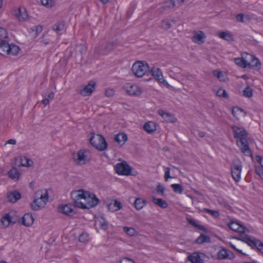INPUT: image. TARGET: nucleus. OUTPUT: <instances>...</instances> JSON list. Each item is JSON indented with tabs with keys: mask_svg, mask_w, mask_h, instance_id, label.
<instances>
[{
	"mask_svg": "<svg viewBox=\"0 0 263 263\" xmlns=\"http://www.w3.org/2000/svg\"><path fill=\"white\" fill-rule=\"evenodd\" d=\"M185 263H203L200 255L197 252H194L188 256V259Z\"/></svg>",
	"mask_w": 263,
	"mask_h": 263,
	"instance_id": "obj_19",
	"label": "nucleus"
},
{
	"mask_svg": "<svg viewBox=\"0 0 263 263\" xmlns=\"http://www.w3.org/2000/svg\"><path fill=\"white\" fill-rule=\"evenodd\" d=\"M253 58H252V59L249 60V64H247L248 67H252L257 69H260L261 67V64L258 59L256 58L254 55H253Z\"/></svg>",
	"mask_w": 263,
	"mask_h": 263,
	"instance_id": "obj_29",
	"label": "nucleus"
},
{
	"mask_svg": "<svg viewBox=\"0 0 263 263\" xmlns=\"http://www.w3.org/2000/svg\"><path fill=\"white\" fill-rule=\"evenodd\" d=\"M218 257L219 259H223L227 258L232 259L234 258V256L231 251L222 249L218 252Z\"/></svg>",
	"mask_w": 263,
	"mask_h": 263,
	"instance_id": "obj_20",
	"label": "nucleus"
},
{
	"mask_svg": "<svg viewBox=\"0 0 263 263\" xmlns=\"http://www.w3.org/2000/svg\"><path fill=\"white\" fill-rule=\"evenodd\" d=\"M72 205L67 204L65 205H60L58 207V211L66 215H70L73 213V210Z\"/></svg>",
	"mask_w": 263,
	"mask_h": 263,
	"instance_id": "obj_16",
	"label": "nucleus"
},
{
	"mask_svg": "<svg viewBox=\"0 0 263 263\" xmlns=\"http://www.w3.org/2000/svg\"><path fill=\"white\" fill-rule=\"evenodd\" d=\"M99 224L101 228L103 229H107L108 223L107 221H105L104 218L102 217L99 220Z\"/></svg>",
	"mask_w": 263,
	"mask_h": 263,
	"instance_id": "obj_50",
	"label": "nucleus"
},
{
	"mask_svg": "<svg viewBox=\"0 0 263 263\" xmlns=\"http://www.w3.org/2000/svg\"><path fill=\"white\" fill-rule=\"evenodd\" d=\"M171 187L176 193L182 194L183 192V188L180 184H172Z\"/></svg>",
	"mask_w": 263,
	"mask_h": 263,
	"instance_id": "obj_40",
	"label": "nucleus"
},
{
	"mask_svg": "<svg viewBox=\"0 0 263 263\" xmlns=\"http://www.w3.org/2000/svg\"><path fill=\"white\" fill-rule=\"evenodd\" d=\"M234 133V137L236 139L238 146L241 152L246 156L252 157V152L247 140L248 133L242 127L233 126L231 127Z\"/></svg>",
	"mask_w": 263,
	"mask_h": 263,
	"instance_id": "obj_2",
	"label": "nucleus"
},
{
	"mask_svg": "<svg viewBox=\"0 0 263 263\" xmlns=\"http://www.w3.org/2000/svg\"><path fill=\"white\" fill-rule=\"evenodd\" d=\"M152 201L155 204L161 208L165 209L168 206V204L166 201L162 199L153 197Z\"/></svg>",
	"mask_w": 263,
	"mask_h": 263,
	"instance_id": "obj_32",
	"label": "nucleus"
},
{
	"mask_svg": "<svg viewBox=\"0 0 263 263\" xmlns=\"http://www.w3.org/2000/svg\"><path fill=\"white\" fill-rule=\"evenodd\" d=\"M89 142L97 149L103 151L107 148L108 144L105 138L101 135L90 133Z\"/></svg>",
	"mask_w": 263,
	"mask_h": 263,
	"instance_id": "obj_4",
	"label": "nucleus"
},
{
	"mask_svg": "<svg viewBox=\"0 0 263 263\" xmlns=\"http://www.w3.org/2000/svg\"><path fill=\"white\" fill-rule=\"evenodd\" d=\"M71 197L76 206L81 209H89L96 206L99 202V199L94 194L83 190L72 192Z\"/></svg>",
	"mask_w": 263,
	"mask_h": 263,
	"instance_id": "obj_1",
	"label": "nucleus"
},
{
	"mask_svg": "<svg viewBox=\"0 0 263 263\" xmlns=\"http://www.w3.org/2000/svg\"><path fill=\"white\" fill-rule=\"evenodd\" d=\"M228 226L232 230L240 233V235L245 234L246 232H249L248 229L237 222L232 221L228 224Z\"/></svg>",
	"mask_w": 263,
	"mask_h": 263,
	"instance_id": "obj_14",
	"label": "nucleus"
},
{
	"mask_svg": "<svg viewBox=\"0 0 263 263\" xmlns=\"http://www.w3.org/2000/svg\"><path fill=\"white\" fill-rule=\"evenodd\" d=\"M84 47L82 45L79 46L77 47L76 48V51H78L80 53V56L81 58H82V54H83V51Z\"/></svg>",
	"mask_w": 263,
	"mask_h": 263,
	"instance_id": "obj_60",
	"label": "nucleus"
},
{
	"mask_svg": "<svg viewBox=\"0 0 263 263\" xmlns=\"http://www.w3.org/2000/svg\"><path fill=\"white\" fill-rule=\"evenodd\" d=\"M252 58H253V55L246 53L242 54L241 58H235L234 61L238 66L242 68H248L247 64H249V60L252 59Z\"/></svg>",
	"mask_w": 263,
	"mask_h": 263,
	"instance_id": "obj_10",
	"label": "nucleus"
},
{
	"mask_svg": "<svg viewBox=\"0 0 263 263\" xmlns=\"http://www.w3.org/2000/svg\"><path fill=\"white\" fill-rule=\"evenodd\" d=\"M117 45L118 43L116 41L109 42L104 45H102L101 48L99 50L96 49L95 52L105 54L112 51Z\"/></svg>",
	"mask_w": 263,
	"mask_h": 263,
	"instance_id": "obj_12",
	"label": "nucleus"
},
{
	"mask_svg": "<svg viewBox=\"0 0 263 263\" xmlns=\"http://www.w3.org/2000/svg\"><path fill=\"white\" fill-rule=\"evenodd\" d=\"M96 85V82L91 81L87 85L80 86L78 92L83 96H89L95 90Z\"/></svg>",
	"mask_w": 263,
	"mask_h": 263,
	"instance_id": "obj_9",
	"label": "nucleus"
},
{
	"mask_svg": "<svg viewBox=\"0 0 263 263\" xmlns=\"http://www.w3.org/2000/svg\"><path fill=\"white\" fill-rule=\"evenodd\" d=\"M164 179L165 181H167L168 179L172 178V177L170 176V167H164Z\"/></svg>",
	"mask_w": 263,
	"mask_h": 263,
	"instance_id": "obj_51",
	"label": "nucleus"
},
{
	"mask_svg": "<svg viewBox=\"0 0 263 263\" xmlns=\"http://www.w3.org/2000/svg\"><path fill=\"white\" fill-rule=\"evenodd\" d=\"M124 231L130 236H137L138 232L134 228L123 227Z\"/></svg>",
	"mask_w": 263,
	"mask_h": 263,
	"instance_id": "obj_38",
	"label": "nucleus"
},
{
	"mask_svg": "<svg viewBox=\"0 0 263 263\" xmlns=\"http://www.w3.org/2000/svg\"><path fill=\"white\" fill-rule=\"evenodd\" d=\"M115 94V91L113 89H107L106 90L105 95L108 97H112Z\"/></svg>",
	"mask_w": 263,
	"mask_h": 263,
	"instance_id": "obj_56",
	"label": "nucleus"
},
{
	"mask_svg": "<svg viewBox=\"0 0 263 263\" xmlns=\"http://www.w3.org/2000/svg\"><path fill=\"white\" fill-rule=\"evenodd\" d=\"M20 51V47L14 44H10L7 54L16 55Z\"/></svg>",
	"mask_w": 263,
	"mask_h": 263,
	"instance_id": "obj_37",
	"label": "nucleus"
},
{
	"mask_svg": "<svg viewBox=\"0 0 263 263\" xmlns=\"http://www.w3.org/2000/svg\"><path fill=\"white\" fill-rule=\"evenodd\" d=\"M89 152L85 149L79 150L77 153L73 154V159L75 163L79 165L85 164L90 161L88 158Z\"/></svg>",
	"mask_w": 263,
	"mask_h": 263,
	"instance_id": "obj_6",
	"label": "nucleus"
},
{
	"mask_svg": "<svg viewBox=\"0 0 263 263\" xmlns=\"http://www.w3.org/2000/svg\"><path fill=\"white\" fill-rule=\"evenodd\" d=\"M146 203V200L141 198H136L134 202L135 207L137 210L142 209Z\"/></svg>",
	"mask_w": 263,
	"mask_h": 263,
	"instance_id": "obj_30",
	"label": "nucleus"
},
{
	"mask_svg": "<svg viewBox=\"0 0 263 263\" xmlns=\"http://www.w3.org/2000/svg\"><path fill=\"white\" fill-rule=\"evenodd\" d=\"M213 74L217 77L219 79H220L221 77L222 76V73L221 71H218L217 70H214L213 72Z\"/></svg>",
	"mask_w": 263,
	"mask_h": 263,
	"instance_id": "obj_61",
	"label": "nucleus"
},
{
	"mask_svg": "<svg viewBox=\"0 0 263 263\" xmlns=\"http://www.w3.org/2000/svg\"><path fill=\"white\" fill-rule=\"evenodd\" d=\"M41 3L48 8L52 7L54 5V2L53 0H41Z\"/></svg>",
	"mask_w": 263,
	"mask_h": 263,
	"instance_id": "obj_48",
	"label": "nucleus"
},
{
	"mask_svg": "<svg viewBox=\"0 0 263 263\" xmlns=\"http://www.w3.org/2000/svg\"><path fill=\"white\" fill-rule=\"evenodd\" d=\"M126 92L130 96H139L141 92V89L137 85L127 83L124 87Z\"/></svg>",
	"mask_w": 263,
	"mask_h": 263,
	"instance_id": "obj_11",
	"label": "nucleus"
},
{
	"mask_svg": "<svg viewBox=\"0 0 263 263\" xmlns=\"http://www.w3.org/2000/svg\"><path fill=\"white\" fill-rule=\"evenodd\" d=\"M20 21H25L28 18V15L25 8H19L15 13Z\"/></svg>",
	"mask_w": 263,
	"mask_h": 263,
	"instance_id": "obj_17",
	"label": "nucleus"
},
{
	"mask_svg": "<svg viewBox=\"0 0 263 263\" xmlns=\"http://www.w3.org/2000/svg\"><path fill=\"white\" fill-rule=\"evenodd\" d=\"M33 218L31 214H25L22 217V224L25 226L29 227L33 223Z\"/></svg>",
	"mask_w": 263,
	"mask_h": 263,
	"instance_id": "obj_25",
	"label": "nucleus"
},
{
	"mask_svg": "<svg viewBox=\"0 0 263 263\" xmlns=\"http://www.w3.org/2000/svg\"><path fill=\"white\" fill-rule=\"evenodd\" d=\"M42 96L44 98V99L42 102L43 104H44V106H46L49 104V99L46 98V96H44L43 95H42Z\"/></svg>",
	"mask_w": 263,
	"mask_h": 263,
	"instance_id": "obj_62",
	"label": "nucleus"
},
{
	"mask_svg": "<svg viewBox=\"0 0 263 263\" xmlns=\"http://www.w3.org/2000/svg\"><path fill=\"white\" fill-rule=\"evenodd\" d=\"M21 198V194L17 191H14L7 196L8 201L12 203L16 202Z\"/></svg>",
	"mask_w": 263,
	"mask_h": 263,
	"instance_id": "obj_24",
	"label": "nucleus"
},
{
	"mask_svg": "<svg viewBox=\"0 0 263 263\" xmlns=\"http://www.w3.org/2000/svg\"><path fill=\"white\" fill-rule=\"evenodd\" d=\"M33 163L32 160L25 157H22L21 159V165L23 166H31Z\"/></svg>",
	"mask_w": 263,
	"mask_h": 263,
	"instance_id": "obj_39",
	"label": "nucleus"
},
{
	"mask_svg": "<svg viewBox=\"0 0 263 263\" xmlns=\"http://www.w3.org/2000/svg\"><path fill=\"white\" fill-rule=\"evenodd\" d=\"M34 28V29H33L32 30H35L36 31V35L39 33H41L43 30L42 26H40V25L35 26Z\"/></svg>",
	"mask_w": 263,
	"mask_h": 263,
	"instance_id": "obj_59",
	"label": "nucleus"
},
{
	"mask_svg": "<svg viewBox=\"0 0 263 263\" xmlns=\"http://www.w3.org/2000/svg\"><path fill=\"white\" fill-rule=\"evenodd\" d=\"M9 177L14 180H18L20 177V173L16 167H13L8 172Z\"/></svg>",
	"mask_w": 263,
	"mask_h": 263,
	"instance_id": "obj_27",
	"label": "nucleus"
},
{
	"mask_svg": "<svg viewBox=\"0 0 263 263\" xmlns=\"http://www.w3.org/2000/svg\"><path fill=\"white\" fill-rule=\"evenodd\" d=\"M205 37L204 33L202 31H200L195 33L194 35L192 37V41L195 43L202 44L203 42V39Z\"/></svg>",
	"mask_w": 263,
	"mask_h": 263,
	"instance_id": "obj_22",
	"label": "nucleus"
},
{
	"mask_svg": "<svg viewBox=\"0 0 263 263\" xmlns=\"http://www.w3.org/2000/svg\"><path fill=\"white\" fill-rule=\"evenodd\" d=\"M64 27L65 24L64 22L61 21L53 25V30L57 33L60 34V32L64 30Z\"/></svg>",
	"mask_w": 263,
	"mask_h": 263,
	"instance_id": "obj_36",
	"label": "nucleus"
},
{
	"mask_svg": "<svg viewBox=\"0 0 263 263\" xmlns=\"http://www.w3.org/2000/svg\"><path fill=\"white\" fill-rule=\"evenodd\" d=\"M260 252L263 253V243L260 240L257 242V246L256 247Z\"/></svg>",
	"mask_w": 263,
	"mask_h": 263,
	"instance_id": "obj_57",
	"label": "nucleus"
},
{
	"mask_svg": "<svg viewBox=\"0 0 263 263\" xmlns=\"http://www.w3.org/2000/svg\"><path fill=\"white\" fill-rule=\"evenodd\" d=\"M236 18L238 22L245 23V20H243V14L239 13L237 14Z\"/></svg>",
	"mask_w": 263,
	"mask_h": 263,
	"instance_id": "obj_58",
	"label": "nucleus"
},
{
	"mask_svg": "<svg viewBox=\"0 0 263 263\" xmlns=\"http://www.w3.org/2000/svg\"><path fill=\"white\" fill-rule=\"evenodd\" d=\"M115 169L116 172L119 175L124 176L131 175L132 168L125 161L117 163L115 166Z\"/></svg>",
	"mask_w": 263,
	"mask_h": 263,
	"instance_id": "obj_8",
	"label": "nucleus"
},
{
	"mask_svg": "<svg viewBox=\"0 0 263 263\" xmlns=\"http://www.w3.org/2000/svg\"><path fill=\"white\" fill-rule=\"evenodd\" d=\"M172 21L168 19L163 20L161 22V27L165 30L170 29L172 27L171 22Z\"/></svg>",
	"mask_w": 263,
	"mask_h": 263,
	"instance_id": "obj_42",
	"label": "nucleus"
},
{
	"mask_svg": "<svg viewBox=\"0 0 263 263\" xmlns=\"http://www.w3.org/2000/svg\"><path fill=\"white\" fill-rule=\"evenodd\" d=\"M119 263H136L135 261H134L132 259L128 258V257H124L121 258Z\"/></svg>",
	"mask_w": 263,
	"mask_h": 263,
	"instance_id": "obj_53",
	"label": "nucleus"
},
{
	"mask_svg": "<svg viewBox=\"0 0 263 263\" xmlns=\"http://www.w3.org/2000/svg\"><path fill=\"white\" fill-rule=\"evenodd\" d=\"M159 82L160 83H161V84H163L164 86H166L167 87H169L170 86L169 84L163 78Z\"/></svg>",
	"mask_w": 263,
	"mask_h": 263,
	"instance_id": "obj_64",
	"label": "nucleus"
},
{
	"mask_svg": "<svg viewBox=\"0 0 263 263\" xmlns=\"http://www.w3.org/2000/svg\"><path fill=\"white\" fill-rule=\"evenodd\" d=\"M203 211L215 218H217L219 216V213L217 211L211 210L206 208H204Z\"/></svg>",
	"mask_w": 263,
	"mask_h": 263,
	"instance_id": "obj_46",
	"label": "nucleus"
},
{
	"mask_svg": "<svg viewBox=\"0 0 263 263\" xmlns=\"http://www.w3.org/2000/svg\"><path fill=\"white\" fill-rule=\"evenodd\" d=\"M158 113L167 122L175 123L177 121V119L173 114L161 109L158 110Z\"/></svg>",
	"mask_w": 263,
	"mask_h": 263,
	"instance_id": "obj_15",
	"label": "nucleus"
},
{
	"mask_svg": "<svg viewBox=\"0 0 263 263\" xmlns=\"http://www.w3.org/2000/svg\"><path fill=\"white\" fill-rule=\"evenodd\" d=\"M150 73L158 82L160 81L163 78L160 69L158 67H154L152 68L150 70Z\"/></svg>",
	"mask_w": 263,
	"mask_h": 263,
	"instance_id": "obj_21",
	"label": "nucleus"
},
{
	"mask_svg": "<svg viewBox=\"0 0 263 263\" xmlns=\"http://www.w3.org/2000/svg\"><path fill=\"white\" fill-rule=\"evenodd\" d=\"M216 95L220 97H223L224 98H227L228 97V93L225 89L222 88H219L216 92Z\"/></svg>",
	"mask_w": 263,
	"mask_h": 263,
	"instance_id": "obj_47",
	"label": "nucleus"
},
{
	"mask_svg": "<svg viewBox=\"0 0 263 263\" xmlns=\"http://www.w3.org/2000/svg\"><path fill=\"white\" fill-rule=\"evenodd\" d=\"M218 35L221 39L227 41H233L234 40L233 35L229 31L220 32L219 33Z\"/></svg>",
	"mask_w": 263,
	"mask_h": 263,
	"instance_id": "obj_34",
	"label": "nucleus"
},
{
	"mask_svg": "<svg viewBox=\"0 0 263 263\" xmlns=\"http://www.w3.org/2000/svg\"><path fill=\"white\" fill-rule=\"evenodd\" d=\"M242 167V162L239 159L233 161L231 167V175L236 182H239L241 179Z\"/></svg>",
	"mask_w": 263,
	"mask_h": 263,
	"instance_id": "obj_7",
	"label": "nucleus"
},
{
	"mask_svg": "<svg viewBox=\"0 0 263 263\" xmlns=\"http://www.w3.org/2000/svg\"><path fill=\"white\" fill-rule=\"evenodd\" d=\"M149 70L148 64L145 61H137L132 67L133 74L138 78L144 76Z\"/></svg>",
	"mask_w": 263,
	"mask_h": 263,
	"instance_id": "obj_5",
	"label": "nucleus"
},
{
	"mask_svg": "<svg viewBox=\"0 0 263 263\" xmlns=\"http://www.w3.org/2000/svg\"><path fill=\"white\" fill-rule=\"evenodd\" d=\"M127 136L125 133L120 132L115 136L114 141L122 146L127 141Z\"/></svg>",
	"mask_w": 263,
	"mask_h": 263,
	"instance_id": "obj_18",
	"label": "nucleus"
},
{
	"mask_svg": "<svg viewBox=\"0 0 263 263\" xmlns=\"http://www.w3.org/2000/svg\"><path fill=\"white\" fill-rule=\"evenodd\" d=\"M186 220H187V222L190 224H191V225L193 226V227L197 228L199 230L202 231H203L204 232H207L206 229L204 226L198 224L194 219H193L192 218H188L186 219Z\"/></svg>",
	"mask_w": 263,
	"mask_h": 263,
	"instance_id": "obj_33",
	"label": "nucleus"
},
{
	"mask_svg": "<svg viewBox=\"0 0 263 263\" xmlns=\"http://www.w3.org/2000/svg\"><path fill=\"white\" fill-rule=\"evenodd\" d=\"M10 44L8 43V40H3L0 42V48L4 51L8 53L9 47Z\"/></svg>",
	"mask_w": 263,
	"mask_h": 263,
	"instance_id": "obj_41",
	"label": "nucleus"
},
{
	"mask_svg": "<svg viewBox=\"0 0 263 263\" xmlns=\"http://www.w3.org/2000/svg\"><path fill=\"white\" fill-rule=\"evenodd\" d=\"M1 223L5 228L11 223H14V221H12V217L9 214H6L1 218Z\"/></svg>",
	"mask_w": 263,
	"mask_h": 263,
	"instance_id": "obj_26",
	"label": "nucleus"
},
{
	"mask_svg": "<svg viewBox=\"0 0 263 263\" xmlns=\"http://www.w3.org/2000/svg\"><path fill=\"white\" fill-rule=\"evenodd\" d=\"M256 161L259 163V166L258 167H261L263 168V157H261L260 156H257L256 157Z\"/></svg>",
	"mask_w": 263,
	"mask_h": 263,
	"instance_id": "obj_55",
	"label": "nucleus"
},
{
	"mask_svg": "<svg viewBox=\"0 0 263 263\" xmlns=\"http://www.w3.org/2000/svg\"><path fill=\"white\" fill-rule=\"evenodd\" d=\"M122 208L121 203L115 200L113 203H111L108 205V209L112 212L118 211Z\"/></svg>",
	"mask_w": 263,
	"mask_h": 263,
	"instance_id": "obj_31",
	"label": "nucleus"
},
{
	"mask_svg": "<svg viewBox=\"0 0 263 263\" xmlns=\"http://www.w3.org/2000/svg\"><path fill=\"white\" fill-rule=\"evenodd\" d=\"M237 239L247 243L249 246L251 247L252 248H254V247H256L257 242L259 241V240L256 239L254 237H250L245 233L241 234L240 237Z\"/></svg>",
	"mask_w": 263,
	"mask_h": 263,
	"instance_id": "obj_13",
	"label": "nucleus"
},
{
	"mask_svg": "<svg viewBox=\"0 0 263 263\" xmlns=\"http://www.w3.org/2000/svg\"><path fill=\"white\" fill-rule=\"evenodd\" d=\"M40 43L44 45H47L51 43V40L48 39L46 34H43L40 38Z\"/></svg>",
	"mask_w": 263,
	"mask_h": 263,
	"instance_id": "obj_49",
	"label": "nucleus"
},
{
	"mask_svg": "<svg viewBox=\"0 0 263 263\" xmlns=\"http://www.w3.org/2000/svg\"><path fill=\"white\" fill-rule=\"evenodd\" d=\"M195 242L198 244H202L204 242L209 243L211 242V239L210 237L201 234L196 239Z\"/></svg>",
	"mask_w": 263,
	"mask_h": 263,
	"instance_id": "obj_35",
	"label": "nucleus"
},
{
	"mask_svg": "<svg viewBox=\"0 0 263 263\" xmlns=\"http://www.w3.org/2000/svg\"><path fill=\"white\" fill-rule=\"evenodd\" d=\"M255 172L256 174L263 179V168L261 167L255 166Z\"/></svg>",
	"mask_w": 263,
	"mask_h": 263,
	"instance_id": "obj_52",
	"label": "nucleus"
},
{
	"mask_svg": "<svg viewBox=\"0 0 263 263\" xmlns=\"http://www.w3.org/2000/svg\"><path fill=\"white\" fill-rule=\"evenodd\" d=\"M143 128L149 134L153 133L157 130V125L154 122L149 121L144 125Z\"/></svg>",
	"mask_w": 263,
	"mask_h": 263,
	"instance_id": "obj_23",
	"label": "nucleus"
},
{
	"mask_svg": "<svg viewBox=\"0 0 263 263\" xmlns=\"http://www.w3.org/2000/svg\"><path fill=\"white\" fill-rule=\"evenodd\" d=\"M49 200L47 190H40L37 191L34 196V199L30 203V207L33 211H38L45 206Z\"/></svg>",
	"mask_w": 263,
	"mask_h": 263,
	"instance_id": "obj_3",
	"label": "nucleus"
},
{
	"mask_svg": "<svg viewBox=\"0 0 263 263\" xmlns=\"http://www.w3.org/2000/svg\"><path fill=\"white\" fill-rule=\"evenodd\" d=\"M175 6V3L173 0H167L165 1L163 5L159 9L161 13L164 12L169 8H173Z\"/></svg>",
	"mask_w": 263,
	"mask_h": 263,
	"instance_id": "obj_28",
	"label": "nucleus"
},
{
	"mask_svg": "<svg viewBox=\"0 0 263 263\" xmlns=\"http://www.w3.org/2000/svg\"><path fill=\"white\" fill-rule=\"evenodd\" d=\"M8 40V35L7 31L3 28H0V42Z\"/></svg>",
	"mask_w": 263,
	"mask_h": 263,
	"instance_id": "obj_43",
	"label": "nucleus"
},
{
	"mask_svg": "<svg viewBox=\"0 0 263 263\" xmlns=\"http://www.w3.org/2000/svg\"><path fill=\"white\" fill-rule=\"evenodd\" d=\"M251 20V17L250 15L243 14V20H245V23L249 22Z\"/></svg>",
	"mask_w": 263,
	"mask_h": 263,
	"instance_id": "obj_63",
	"label": "nucleus"
},
{
	"mask_svg": "<svg viewBox=\"0 0 263 263\" xmlns=\"http://www.w3.org/2000/svg\"><path fill=\"white\" fill-rule=\"evenodd\" d=\"M243 95L244 96L247 98H251L253 95V91L252 89L249 87L247 86L243 91Z\"/></svg>",
	"mask_w": 263,
	"mask_h": 263,
	"instance_id": "obj_45",
	"label": "nucleus"
},
{
	"mask_svg": "<svg viewBox=\"0 0 263 263\" xmlns=\"http://www.w3.org/2000/svg\"><path fill=\"white\" fill-rule=\"evenodd\" d=\"M88 238V234L86 232H83L79 235V240L81 242L85 243L87 242Z\"/></svg>",
	"mask_w": 263,
	"mask_h": 263,
	"instance_id": "obj_44",
	"label": "nucleus"
},
{
	"mask_svg": "<svg viewBox=\"0 0 263 263\" xmlns=\"http://www.w3.org/2000/svg\"><path fill=\"white\" fill-rule=\"evenodd\" d=\"M157 192L158 193H160L161 195H163L164 193V187L161 184H158V185L157 186Z\"/></svg>",
	"mask_w": 263,
	"mask_h": 263,
	"instance_id": "obj_54",
	"label": "nucleus"
}]
</instances>
